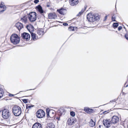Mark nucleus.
<instances>
[{"mask_svg":"<svg viewBox=\"0 0 128 128\" xmlns=\"http://www.w3.org/2000/svg\"><path fill=\"white\" fill-rule=\"evenodd\" d=\"M4 3L2 2L0 6V14L3 12L6 9V7L4 4Z\"/></svg>","mask_w":128,"mask_h":128,"instance_id":"nucleus-11","label":"nucleus"},{"mask_svg":"<svg viewBox=\"0 0 128 128\" xmlns=\"http://www.w3.org/2000/svg\"><path fill=\"white\" fill-rule=\"evenodd\" d=\"M70 5L72 6L76 5L78 3V0H69Z\"/></svg>","mask_w":128,"mask_h":128,"instance_id":"nucleus-10","label":"nucleus"},{"mask_svg":"<svg viewBox=\"0 0 128 128\" xmlns=\"http://www.w3.org/2000/svg\"><path fill=\"white\" fill-rule=\"evenodd\" d=\"M57 11L61 14L64 15L66 12V10L65 9L62 8L60 10H57Z\"/></svg>","mask_w":128,"mask_h":128,"instance_id":"nucleus-15","label":"nucleus"},{"mask_svg":"<svg viewBox=\"0 0 128 128\" xmlns=\"http://www.w3.org/2000/svg\"><path fill=\"white\" fill-rule=\"evenodd\" d=\"M120 103L122 105H125L126 104V100L124 98H121L120 99Z\"/></svg>","mask_w":128,"mask_h":128,"instance_id":"nucleus-19","label":"nucleus"},{"mask_svg":"<svg viewBox=\"0 0 128 128\" xmlns=\"http://www.w3.org/2000/svg\"><path fill=\"white\" fill-rule=\"evenodd\" d=\"M107 16H106L105 17V19H106V18H107Z\"/></svg>","mask_w":128,"mask_h":128,"instance_id":"nucleus-40","label":"nucleus"},{"mask_svg":"<svg viewBox=\"0 0 128 128\" xmlns=\"http://www.w3.org/2000/svg\"><path fill=\"white\" fill-rule=\"evenodd\" d=\"M86 9V8H85L84 9H82V10L78 14L77 16H80L83 13Z\"/></svg>","mask_w":128,"mask_h":128,"instance_id":"nucleus-26","label":"nucleus"},{"mask_svg":"<svg viewBox=\"0 0 128 128\" xmlns=\"http://www.w3.org/2000/svg\"><path fill=\"white\" fill-rule=\"evenodd\" d=\"M14 96V95H13V94H10V96Z\"/></svg>","mask_w":128,"mask_h":128,"instance_id":"nucleus-38","label":"nucleus"},{"mask_svg":"<svg viewBox=\"0 0 128 128\" xmlns=\"http://www.w3.org/2000/svg\"><path fill=\"white\" fill-rule=\"evenodd\" d=\"M54 127L55 126L53 123H51L48 125L47 128H54Z\"/></svg>","mask_w":128,"mask_h":128,"instance_id":"nucleus-22","label":"nucleus"},{"mask_svg":"<svg viewBox=\"0 0 128 128\" xmlns=\"http://www.w3.org/2000/svg\"><path fill=\"white\" fill-rule=\"evenodd\" d=\"M87 18L89 21L92 22L99 19V15L97 14L92 15L89 14L87 15Z\"/></svg>","mask_w":128,"mask_h":128,"instance_id":"nucleus-3","label":"nucleus"},{"mask_svg":"<svg viewBox=\"0 0 128 128\" xmlns=\"http://www.w3.org/2000/svg\"><path fill=\"white\" fill-rule=\"evenodd\" d=\"M112 21H116L115 18L113 16H112Z\"/></svg>","mask_w":128,"mask_h":128,"instance_id":"nucleus-32","label":"nucleus"},{"mask_svg":"<svg viewBox=\"0 0 128 128\" xmlns=\"http://www.w3.org/2000/svg\"><path fill=\"white\" fill-rule=\"evenodd\" d=\"M100 126H101V125H100V126H99V127H100Z\"/></svg>","mask_w":128,"mask_h":128,"instance_id":"nucleus-44","label":"nucleus"},{"mask_svg":"<svg viewBox=\"0 0 128 128\" xmlns=\"http://www.w3.org/2000/svg\"><path fill=\"white\" fill-rule=\"evenodd\" d=\"M27 28H28V26H27Z\"/></svg>","mask_w":128,"mask_h":128,"instance_id":"nucleus-45","label":"nucleus"},{"mask_svg":"<svg viewBox=\"0 0 128 128\" xmlns=\"http://www.w3.org/2000/svg\"><path fill=\"white\" fill-rule=\"evenodd\" d=\"M27 20L26 17L25 16H24L23 18H22L21 20L22 21L25 23L26 22Z\"/></svg>","mask_w":128,"mask_h":128,"instance_id":"nucleus-24","label":"nucleus"},{"mask_svg":"<svg viewBox=\"0 0 128 128\" xmlns=\"http://www.w3.org/2000/svg\"><path fill=\"white\" fill-rule=\"evenodd\" d=\"M33 106L27 105L26 106V108H30L31 107H33Z\"/></svg>","mask_w":128,"mask_h":128,"instance_id":"nucleus-29","label":"nucleus"},{"mask_svg":"<svg viewBox=\"0 0 128 128\" xmlns=\"http://www.w3.org/2000/svg\"><path fill=\"white\" fill-rule=\"evenodd\" d=\"M25 91H20V92H25Z\"/></svg>","mask_w":128,"mask_h":128,"instance_id":"nucleus-42","label":"nucleus"},{"mask_svg":"<svg viewBox=\"0 0 128 128\" xmlns=\"http://www.w3.org/2000/svg\"><path fill=\"white\" fill-rule=\"evenodd\" d=\"M39 2L38 0H34V2L36 4L37 3Z\"/></svg>","mask_w":128,"mask_h":128,"instance_id":"nucleus-36","label":"nucleus"},{"mask_svg":"<svg viewBox=\"0 0 128 128\" xmlns=\"http://www.w3.org/2000/svg\"><path fill=\"white\" fill-rule=\"evenodd\" d=\"M113 25L114 27L117 28L118 26V24L117 23H114L113 24Z\"/></svg>","mask_w":128,"mask_h":128,"instance_id":"nucleus-27","label":"nucleus"},{"mask_svg":"<svg viewBox=\"0 0 128 128\" xmlns=\"http://www.w3.org/2000/svg\"><path fill=\"white\" fill-rule=\"evenodd\" d=\"M37 10L40 13L42 14L44 12V11L42 9V7L40 5H38L36 7Z\"/></svg>","mask_w":128,"mask_h":128,"instance_id":"nucleus-14","label":"nucleus"},{"mask_svg":"<svg viewBox=\"0 0 128 128\" xmlns=\"http://www.w3.org/2000/svg\"><path fill=\"white\" fill-rule=\"evenodd\" d=\"M32 128H42L41 124L39 123H36L32 126Z\"/></svg>","mask_w":128,"mask_h":128,"instance_id":"nucleus-16","label":"nucleus"},{"mask_svg":"<svg viewBox=\"0 0 128 128\" xmlns=\"http://www.w3.org/2000/svg\"><path fill=\"white\" fill-rule=\"evenodd\" d=\"M74 123V121L73 120H72L70 118H69L68 119L67 123L68 125L71 126Z\"/></svg>","mask_w":128,"mask_h":128,"instance_id":"nucleus-20","label":"nucleus"},{"mask_svg":"<svg viewBox=\"0 0 128 128\" xmlns=\"http://www.w3.org/2000/svg\"><path fill=\"white\" fill-rule=\"evenodd\" d=\"M22 38L26 40H29L30 38V34L26 32H24L22 34Z\"/></svg>","mask_w":128,"mask_h":128,"instance_id":"nucleus-8","label":"nucleus"},{"mask_svg":"<svg viewBox=\"0 0 128 128\" xmlns=\"http://www.w3.org/2000/svg\"><path fill=\"white\" fill-rule=\"evenodd\" d=\"M3 93V89L2 88H0V98L2 96Z\"/></svg>","mask_w":128,"mask_h":128,"instance_id":"nucleus-25","label":"nucleus"},{"mask_svg":"<svg viewBox=\"0 0 128 128\" xmlns=\"http://www.w3.org/2000/svg\"><path fill=\"white\" fill-rule=\"evenodd\" d=\"M52 114H53V113H54V112H52Z\"/></svg>","mask_w":128,"mask_h":128,"instance_id":"nucleus-46","label":"nucleus"},{"mask_svg":"<svg viewBox=\"0 0 128 128\" xmlns=\"http://www.w3.org/2000/svg\"><path fill=\"white\" fill-rule=\"evenodd\" d=\"M107 112L106 111H105L104 112V113H105V112Z\"/></svg>","mask_w":128,"mask_h":128,"instance_id":"nucleus-41","label":"nucleus"},{"mask_svg":"<svg viewBox=\"0 0 128 128\" xmlns=\"http://www.w3.org/2000/svg\"><path fill=\"white\" fill-rule=\"evenodd\" d=\"M102 122L104 125L107 128H109L112 124L110 119H106L104 120Z\"/></svg>","mask_w":128,"mask_h":128,"instance_id":"nucleus-7","label":"nucleus"},{"mask_svg":"<svg viewBox=\"0 0 128 128\" xmlns=\"http://www.w3.org/2000/svg\"><path fill=\"white\" fill-rule=\"evenodd\" d=\"M36 116L39 118H41L44 117L45 115L44 112L42 110H39L36 113Z\"/></svg>","mask_w":128,"mask_h":128,"instance_id":"nucleus-6","label":"nucleus"},{"mask_svg":"<svg viewBox=\"0 0 128 128\" xmlns=\"http://www.w3.org/2000/svg\"><path fill=\"white\" fill-rule=\"evenodd\" d=\"M63 25L64 26H67L68 25V24L66 23H64L63 24Z\"/></svg>","mask_w":128,"mask_h":128,"instance_id":"nucleus-37","label":"nucleus"},{"mask_svg":"<svg viewBox=\"0 0 128 128\" xmlns=\"http://www.w3.org/2000/svg\"><path fill=\"white\" fill-rule=\"evenodd\" d=\"M122 28V26H119L118 28V30H121Z\"/></svg>","mask_w":128,"mask_h":128,"instance_id":"nucleus-34","label":"nucleus"},{"mask_svg":"<svg viewBox=\"0 0 128 128\" xmlns=\"http://www.w3.org/2000/svg\"><path fill=\"white\" fill-rule=\"evenodd\" d=\"M31 34L32 38L34 40H36L38 38L37 36H36V34L35 33L32 32L31 33Z\"/></svg>","mask_w":128,"mask_h":128,"instance_id":"nucleus-18","label":"nucleus"},{"mask_svg":"<svg viewBox=\"0 0 128 128\" xmlns=\"http://www.w3.org/2000/svg\"><path fill=\"white\" fill-rule=\"evenodd\" d=\"M11 42L14 44H18L20 42V38L18 35L16 34H12L10 38Z\"/></svg>","mask_w":128,"mask_h":128,"instance_id":"nucleus-2","label":"nucleus"},{"mask_svg":"<svg viewBox=\"0 0 128 128\" xmlns=\"http://www.w3.org/2000/svg\"><path fill=\"white\" fill-rule=\"evenodd\" d=\"M128 86V85H126V87H127V86Z\"/></svg>","mask_w":128,"mask_h":128,"instance_id":"nucleus-43","label":"nucleus"},{"mask_svg":"<svg viewBox=\"0 0 128 128\" xmlns=\"http://www.w3.org/2000/svg\"><path fill=\"white\" fill-rule=\"evenodd\" d=\"M16 26L19 30L23 28L22 24L19 22H18L16 24Z\"/></svg>","mask_w":128,"mask_h":128,"instance_id":"nucleus-13","label":"nucleus"},{"mask_svg":"<svg viewBox=\"0 0 128 128\" xmlns=\"http://www.w3.org/2000/svg\"><path fill=\"white\" fill-rule=\"evenodd\" d=\"M119 118L116 116H114L112 118L111 121L112 124H116L119 121Z\"/></svg>","mask_w":128,"mask_h":128,"instance_id":"nucleus-9","label":"nucleus"},{"mask_svg":"<svg viewBox=\"0 0 128 128\" xmlns=\"http://www.w3.org/2000/svg\"><path fill=\"white\" fill-rule=\"evenodd\" d=\"M68 29L70 30L73 31L74 30V28L70 27Z\"/></svg>","mask_w":128,"mask_h":128,"instance_id":"nucleus-30","label":"nucleus"},{"mask_svg":"<svg viewBox=\"0 0 128 128\" xmlns=\"http://www.w3.org/2000/svg\"><path fill=\"white\" fill-rule=\"evenodd\" d=\"M10 113L7 109H4L2 111V115L4 118L7 119L10 116Z\"/></svg>","mask_w":128,"mask_h":128,"instance_id":"nucleus-5","label":"nucleus"},{"mask_svg":"<svg viewBox=\"0 0 128 128\" xmlns=\"http://www.w3.org/2000/svg\"><path fill=\"white\" fill-rule=\"evenodd\" d=\"M12 112L14 115L16 116H18L21 114L22 112V109L19 106L15 105L12 108Z\"/></svg>","mask_w":128,"mask_h":128,"instance_id":"nucleus-1","label":"nucleus"},{"mask_svg":"<svg viewBox=\"0 0 128 128\" xmlns=\"http://www.w3.org/2000/svg\"><path fill=\"white\" fill-rule=\"evenodd\" d=\"M89 124L90 126L93 127L95 125V123L92 119H91L90 121Z\"/></svg>","mask_w":128,"mask_h":128,"instance_id":"nucleus-21","label":"nucleus"},{"mask_svg":"<svg viewBox=\"0 0 128 128\" xmlns=\"http://www.w3.org/2000/svg\"><path fill=\"white\" fill-rule=\"evenodd\" d=\"M23 102L25 103H26L27 102V100L26 99H24L23 100Z\"/></svg>","mask_w":128,"mask_h":128,"instance_id":"nucleus-33","label":"nucleus"},{"mask_svg":"<svg viewBox=\"0 0 128 128\" xmlns=\"http://www.w3.org/2000/svg\"><path fill=\"white\" fill-rule=\"evenodd\" d=\"M70 114L71 116H75V113L74 112L72 111L70 112Z\"/></svg>","mask_w":128,"mask_h":128,"instance_id":"nucleus-28","label":"nucleus"},{"mask_svg":"<svg viewBox=\"0 0 128 128\" xmlns=\"http://www.w3.org/2000/svg\"><path fill=\"white\" fill-rule=\"evenodd\" d=\"M48 17L50 19H54L56 18L57 16L54 13H52L48 14Z\"/></svg>","mask_w":128,"mask_h":128,"instance_id":"nucleus-12","label":"nucleus"},{"mask_svg":"<svg viewBox=\"0 0 128 128\" xmlns=\"http://www.w3.org/2000/svg\"><path fill=\"white\" fill-rule=\"evenodd\" d=\"M125 37L127 40H128V36L126 34L125 35Z\"/></svg>","mask_w":128,"mask_h":128,"instance_id":"nucleus-35","label":"nucleus"},{"mask_svg":"<svg viewBox=\"0 0 128 128\" xmlns=\"http://www.w3.org/2000/svg\"><path fill=\"white\" fill-rule=\"evenodd\" d=\"M38 34L40 36H42L44 34V31L42 29H38L37 30Z\"/></svg>","mask_w":128,"mask_h":128,"instance_id":"nucleus-17","label":"nucleus"},{"mask_svg":"<svg viewBox=\"0 0 128 128\" xmlns=\"http://www.w3.org/2000/svg\"><path fill=\"white\" fill-rule=\"evenodd\" d=\"M84 110L85 112L88 113H90L92 111V109H90L88 108H84Z\"/></svg>","mask_w":128,"mask_h":128,"instance_id":"nucleus-23","label":"nucleus"},{"mask_svg":"<svg viewBox=\"0 0 128 128\" xmlns=\"http://www.w3.org/2000/svg\"><path fill=\"white\" fill-rule=\"evenodd\" d=\"M37 15L36 13L34 12H32L28 14V18L31 22L35 21L37 18Z\"/></svg>","mask_w":128,"mask_h":128,"instance_id":"nucleus-4","label":"nucleus"},{"mask_svg":"<svg viewBox=\"0 0 128 128\" xmlns=\"http://www.w3.org/2000/svg\"><path fill=\"white\" fill-rule=\"evenodd\" d=\"M48 109H46V114L47 116L48 117L49 116V112L48 111Z\"/></svg>","mask_w":128,"mask_h":128,"instance_id":"nucleus-31","label":"nucleus"},{"mask_svg":"<svg viewBox=\"0 0 128 128\" xmlns=\"http://www.w3.org/2000/svg\"><path fill=\"white\" fill-rule=\"evenodd\" d=\"M47 6L48 7H49L50 6L49 5H47Z\"/></svg>","mask_w":128,"mask_h":128,"instance_id":"nucleus-39","label":"nucleus"}]
</instances>
